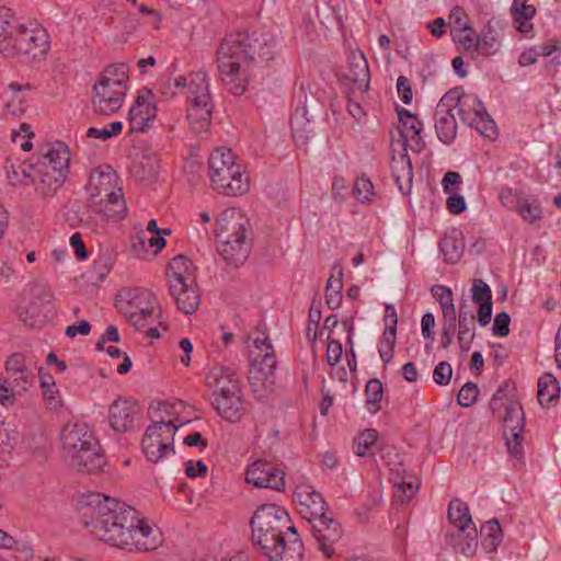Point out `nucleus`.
<instances>
[{
	"label": "nucleus",
	"instance_id": "nucleus-36",
	"mask_svg": "<svg viewBox=\"0 0 561 561\" xmlns=\"http://www.w3.org/2000/svg\"><path fill=\"white\" fill-rule=\"evenodd\" d=\"M169 293L173 297L178 308L185 314H192L197 310L201 296L196 283L187 284V286H182V288Z\"/></svg>",
	"mask_w": 561,
	"mask_h": 561
},
{
	"label": "nucleus",
	"instance_id": "nucleus-8",
	"mask_svg": "<svg viewBox=\"0 0 561 561\" xmlns=\"http://www.w3.org/2000/svg\"><path fill=\"white\" fill-rule=\"evenodd\" d=\"M187 100L186 117L192 131L196 134L206 131L210 125L213 114V103L206 72L197 71L190 76Z\"/></svg>",
	"mask_w": 561,
	"mask_h": 561
},
{
	"label": "nucleus",
	"instance_id": "nucleus-13",
	"mask_svg": "<svg viewBox=\"0 0 561 561\" xmlns=\"http://www.w3.org/2000/svg\"><path fill=\"white\" fill-rule=\"evenodd\" d=\"M127 210L125 201H116L114 205L99 204L94 205L88 199L83 209L82 229L91 233H103L110 219L125 214Z\"/></svg>",
	"mask_w": 561,
	"mask_h": 561
},
{
	"label": "nucleus",
	"instance_id": "nucleus-59",
	"mask_svg": "<svg viewBox=\"0 0 561 561\" xmlns=\"http://www.w3.org/2000/svg\"><path fill=\"white\" fill-rule=\"evenodd\" d=\"M121 313L124 316V318L137 330V331H144L146 328L149 327L150 323L153 322L154 317H148V316H135L131 310H129L128 306H122L121 307Z\"/></svg>",
	"mask_w": 561,
	"mask_h": 561
},
{
	"label": "nucleus",
	"instance_id": "nucleus-25",
	"mask_svg": "<svg viewBox=\"0 0 561 561\" xmlns=\"http://www.w3.org/2000/svg\"><path fill=\"white\" fill-rule=\"evenodd\" d=\"M276 357L273 347H265V354L257 353L250 368L249 380L251 383L261 382L271 387L275 383Z\"/></svg>",
	"mask_w": 561,
	"mask_h": 561
},
{
	"label": "nucleus",
	"instance_id": "nucleus-6",
	"mask_svg": "<svg viewBox=\"0 0 561 561\" xmlns=\"http://www.w3.org/2000/svg\"><path fill=\"white\" fill-rule=\"evenodd\" d=\"M116 507H121V502L115 499L101 493L89 494L79 503L81 522L93 536L106 542L116 522Z\"/></svg>",
	"mask_w": 561,
	"mask_h": 561
},
{
	"label": "nucleus",
	"instance_id": "nucleus-47",
	"mask_svg": "<svg viewBox=\"0 0 561 561\" xmlns=\"http://www.w3.org/2000/svg\"><path fill=\"white\" fill-rule=\"evenodd\" d=\"M481 536L484 547L489 551H495L503 539V533L496 518L488 520L481 526Z\"/></svg>",
	"mask_w": 561,
	"mask_h": 561
},
{
	"label": "nucleus",
	"instance_id": "nucleus-55",
	"mask_svg": "<svg viewBox=\"0 0 561 561\" xmlns=\"http://www.w3.org/2000/svg\"><path fill=\"white\" fill-rule=\"evenodd\" d=\"M123 130V124L119 121L113 122L107 126L98 128V127H90L87 130V136L89 138H96L102 140H107L112 137L118 136Z\"/></svg>",
	"mask_w": 561,
	"mask_h": 561
},
{
	"label": "nucleus",
	"instance_id": "nucleus-29",
	"mask_svg": "<svg viewBox=\"0 0 561 561\" xmlns=\"http://www.w3.org/2000/svg\"><path fill=\"white\" fill-rule=\"evenodd\" d=\"M217 250L227 264L238 267L247 261L251 245L248 239L217 240Z\"/></svg>",
	"mask_w": 561,
	"mask_h": 561
},
{
	"label": "nucleus",
	"instance_id": "nucleus-9",
	"mask_svg": "<svg viewBox=\"0 0 561 561\" xmlns=\"http://www.w3.org/2000/svg\"><path fill=\"white\" fill-rule=\"evenodd\" d=\"M447 517L457 531L456 534H446V540L455 550L465 556H472L478 545V530L472 522L468 505L459 499H454L448 505Z\"/></svg>",
	"mask_w": 561,
	"mask_h": 561
},
{
	"label": "nucleus",
	"instance_id": "nucleus-27",
	"mask_svg": "<svg viewBox=\"0 0 561 561\" xmlns=\"http://www.w3.org/2000/svg\"><path fill=\"white\" fill-rule=\"evenodd\" d=\"M211 405L224 420L230 423L239 422L249 410V402L245 401L243 392L224 399H211Z\"/></svg>",
	"mask_w": 561,
	"mask_h": 561
},
{
	"label": "nucleus",
	"instance_id": "nucleus-17",
	"mask_svg": "<svg viewBox=\"0 0 561 561\" xmlns=\"http://www.w3.org/2000/svg\"><path fill=\"white\" fill-rule=\"evenodd\" d=\"M156 116L154 95L151 90L142 89L129 111L130 131L145 133Z\"/></svg>",
	"mask_w": 561,
	"mask_h": 561
},
{
	"label": "nucleus",
	"instance_id": "nucleus-24",
	"mask_svg": "<svg viewBox=\"0 0 561 561\" xmlns=\"http://www.w3.org/2000/svg\"><path fill=\"white\" fill-rule=\"evenodd\" d=\"M449 100V95H443L436 105L434 116L437 137L446 145L451 144L457 135V123L454 111L448 104Z\"/></svg>",
	"mask_w": 561,
	"mask_h": 561
},
{
	"label": "nucleus",
	"instance_id": "nucleus-2",
	"mask_svg": "<svg viewBox=\"0 0 561 561\" xmlns=\"http://www.w3.org/2000/svg\"><path fill=\"white\" fill-rule=\"evenodd\" d=\"M115 510L116 522L111 529L107 543L139 551H151L160 546L162 542L161 531L138 518L133 507L121 503V507Z\"/></svg>",
	"mask_w": 561,
	"mask_h": 561
},
{
	"label": "nucleus",
	"instance_id": "nucleus-20",
	"mask_svg": "<svg viewBox=\"0 0 561 561\" xmlns=\"http://www.w3.org/2000/svg\"><path fill=\"white\" fill-rule=\"evenodd\" d=\"M61 442L66 460L87 446L95 445V437L84 423H68L61 431Z\"/></svg>",
	"mask_w": 561,
	"mask_h": 561
},
{
	"label": "nucleus",
	"instance_id": "nucleus-4",
	"mask_svg": "<svg viewBox=\"0 0 561 561\" xmlns=\"http://www.w3.org/2000/svg\"><path fill=\"white\" fill-rule=\"evenodd\" d=\"M128 65L117 62L108 65L92 88V105L96 114L111 115L123 105L128 90Z\"/></svg>",
	"mask_w": 561,
	"mask_h": 561
},
{
	"label": "nucleus",
	"instance_id": "nucleus-11",
	"mask_svg": "<svg viewBox=\"0 0 561 561\" xmlns=\"http://www.w3.org/2000/svg\"><path fill=\"white\" fill-rule=\"evenodd\" d=\"M117 184L118 176L111 165L103 164L94 168L87 184L89 201L94 205H114L116 201H124L122 190Z\"/></svg>",
	"mask_w": 561,
	"mask_h": 561
},
{
	"label": "nucleus",
	"instance_id": "nucleus-37",
	"mask_svg": "<svg viewBox=\"0 0 561 561\" xmlns=\"http://www.w3.org/2000/svg\"><path fill=\"white\" fill-rule=\"evenodd\" d=\"M282 561H301L304 557V543L295 526L287 524L283 534Z\"/></svg>",
	"mask_w": 561,
	"mask_h": 561
},
{
	"label": "nucleus",
	"instance_id": "nucleus-16",
	"mask_svg": "<svg viewBox=\"0 0 561 561\" xmlns=\"http://www.w3.org/2000/svg\"><path fill=\"white\" fill-rule=\"evenodd\" d=\"M205 382L213 389V399H224L242 392L238 375L228 367H214L206 375Z\"/></svg>",
	"mask_w": 561,
	"mask_h": 561
},
{
	"label": "nucleus",
	"instance_id": "nucleus-52",
	"mask_svg": "<svg viewBox=\"0 0 561 561\" xmlns=\"http://www.w3.org/2000/svg\"><path fill=\"white\" fill-rule=\"evenodd\" d=\"M393 502L399 504L409 503L416 493L419 485L414 486L413 481L393 480Z\"/></svg>",
	"mask_w": 561,
	"mask_h": 561
},
{
	"label": "nucleus",
	"instance_id": "nucleus-33",
	"mask_svg": "<svg viewBox=\"0 0 561 561\" xmlns=\"http://www.w3.org/2000/svg\"><path fill=\"white\" fill-rule=\"evenodd\" d=\"M69 160L70 153L68 148L58 142L50 147L47 152L43 156L42 161L37 162L36 165L42 167L48 171H56V173H62L67 178L69 172Z\"/></svg>",
	"mask_w": 561,
	"mask_h": 561
},
{
	"label": "nucleus",
	"instance_id": "nucleus-14",
	"mask_svg": "<svg viewBox=\"0 0 561 561\" xmlns=\"http://www.w3.org/2000/svg\"><path fill=\"white\" fill-rule=\"evenodd\" d=\"M156 297L142 288H123L117 294L116 308L128 306L135 316L162 317V310L156 309Z\"/></svg>",
	"mask_w": 561,
	"mask_h": 561
},
{
	"label": "nucleus",
	"instance_id": "nucleus-35",
	"mask_svg": "<svg viewBox=\"0 0 561 561\" xmlns=\"http://www.w3.org/2000/svg\"><path fill=\"white\" fill-rule=\"evenodd\" d=\"M350 77L362 92L369 90V66L362 51L352 53L350 56Z\"/></svg>",
	"mask_w": 561,
	"mask_h": 561
},
{
	"label": "nucleus",
	"instance_id": "nucleus-31",
	"mask_svg": "<svg viewBox=\"0 0 561 561\" xmlns=\"http://www.w3.org/2000/svg\"><path fill=\"white\" fill-rule=\"evenodd\" d=\"M5 369L11 379L10 386L16 391H26L32 383L33 374L27 369L25 358L22 354L11 355L5 364Z\"/></svg>",
	"mask_w": 561,
	"mask_h": 561
},
{
	"label": "nucleus",
	"instance_id": "nucleus-57",
	"mask_svg": "<svg viewBox=\"0 0 561 561\" xmlns=\"http://www.w3.org/2000/svg\"><path fill=\"white\" fill-rule=\"evenodd\" d=\"M479 394L478 385L474 382L465 383L458 392L457 401L461 407L468 408L471 407Z\"/></svg>",
	"mask_w": 561,
	"mask_h": 561
},
{
	"label": "nucleus",
	"instance_id": "nucleus-3",
	"mask_svg": "<svg viewBox=\"0 0 561 561\" xmlns=\"http://www.w3.org/2000/svg\"><path fill=\"white\" fill-rule=\"evenodd\" d=\"M289 523L288 513L276 504H263L250 520L252 540L268 561H282L283 534Z\"/></svg>",
	"mask_w": 561,
	"mask_h": 561
},
{
	"label": "nucleus",
	"instance_id": "nucleus-1",
	"mask_svg": "<svg viewBox=\"0 0 561 561\" xmlns=\"http://www.w3.org/2000/svg\"><path fill=\"white\" fill-rule=\"evenodd\" d=\"M277 38L253 31L227 35L217 49V66L221 81L233 95H242L248 87L250 67L255 56L271 60L277 51Z\"/></svg>",
	"mask_w": 561,
	"mask_h": 561
},
{
	"label": "nucleus",
	"instance_id": "nucleus-50",
	"mask_svg": "<svg viewBox=\"0 0 561 561\" xmlns=\"http://www.w3.org/2000/svg\"><path fill=\"white\" fill-rule=\"evenodd\" d=\"M505 405V414L503 416V425L504 427L513 426V430H516V426H525V414L523 407L519 402L515 400H506Z\"/></svg>",
	"mask_w": 561,
	"mask_h": 561
},
{
	"label": "nucleus",
	"instance_id": "nucleus-22",
	"mask_svg": "<svg viewBox=\"0 0 561 561\" xmlns=\"http://www.w3.org/2000/svg\"><path fill=\"white\" fill-rule=\"evenodd\" d=\"M295 501L300 506V514L310 524L327 514V503L322 495L309 485L297 488L294 493Z\"/></svg>",
	"mask_w": 561,
	"mask_h": 561
},
{
	"label": "nucleus",
	"instance_id": "nucleus-56",
	"mask_svg": "<svg viewBox=\"0 0 561 561\" xmlns=\"http://www.w3.org/2000/svg\"><path fill=\"white\" fill-rule=\"evenodd\" d=\"M517 211L524 220L535 222L541 217V208L538 203L522 198L517 203Z\"/></svg>",
	"mask_w": 561,
	"mask_h": 561
},
{
	"label": "nucleus",
	"instance_id": "nucleus-15",
	"mask_svg": "<svg viewBox=\"0 0 561 561\" xmlns=\"http://www.w3.org/2000/svg\"><path fill=\"white\" fill-rule=\"evenodd\" d=\"M284 476L285 472L275 463L260 459L249 467L245 480L256 488L280 491L285 486Z\"/></svg>",
	"mask_w": 561,
	"mask_h": 561
},
{
	"label": "nucleus",
	"instance_id": "nucleus-58",
	"mask_svg": "<svg viewBox=\"0 0 561 561\" xmlns=\"http://www.w3.org/2000/svg\"><path fill=\"white\" fill-rule=\"evenodd\" d=\"M9 88L15 92L12 100L8 101L5 107L8 112L13 116H20L25 112L24 100L20 92L22 91V87L18 83H11Z\"/></svg>",
	"mask_w": 561,
	"mask_h": 561
},
{
	"label": "nucleus",
	"instance_id": "nucleus-12",
	"mask_svg": "<svg viewBox=\"0 0 561 561\" xmlns=\"http://www.w3.org/2000/svg\"><path fill=\"white\" fill-rule=\"evenodd\" d=\"M49 41L46 31L37 23L22 24L21 30L11 41L12 56L24 55L33 59L42 57L48 49Z\"/></svg>",
	"mask_w": 561,
	"mask_h": 561
},
{
	"label": "nucleus",
	"instance_id": "nucleus-18",
	"mask_svg": "<svg viewBox=\"0 0 561 561\" xmlns=\"http://www.w3.org/2000/svg\"><path fill=\"white\" fill-rule=\"evenodd\" d=\"M310 530L322 553L330 558L334 554V545L342 537L341 525L329 515L311 522Z\"/></svg>",
	"mask_w": 561,
	"mask_h": 561
},
{
	"label": "nucleus",
	"instance_id": "nucleus-38",
	"mask_svg": "<svg viewBox=\"0 0 561 561\" xmlns=\"http://www.w3.org/2000/svg\"><path fill=\"white\" fill-rule=\"evenodd\" d=\"M537 10L531 4L512 3L511 15L514 25L519 33L530 34L534 31L531 20L535 18Z\"/></svg>",
	"mask_w": 561,
	"mask_h": 561
},
{
	"label": "nucleus",
	"instance_id": "nucleus-44",
	"mask_svg": "<svg viewBox=\"0 0 561 561\" xmlns=\"http://www.w3.org/2000/svg\"><path fill=\"white\" fill-rule=\"evenodd\" d=\"M478 38L479 55L490 56L497 51L500 34L491 22L481 30Z\"/></svg>",
	"mask_w": 561,
	"mask_h": 561
},
{
	"label": "nucleus",
	"instance_id": "nucleus-21",
	"mask_svg": "<svg viewBox=\"0 0 561 561\" xmlns=\"http://www.w3.org/2000/svg\"><path fill=\"white\" fill-rule=\"evenodd\" d=\"M140 414L136 401L127 398H117L108 408L110 425L115 432H127Z\"/></svg>",
	"mask_w": 561,
	"mask_h": 561
},
{
	"label": "nucleus",
	"instance_id": "nucleus-54",
	"mask_svg": "<svg viewBox=\"0 0 561 561\" xmlns=\"http://www.w3.org/2000/svg\"><path fill=\"white\" fill-rule=\"evenodd\" d=\"M476 337L473 320L458 322L457 340L462 352H468Z\"/></svg>",
	"mask_w": 561,
	"mask_h": 561
},
{
	"label": "nucleus",
	"instance_id": "nucleus-39",
	"mask_svg": "<svg viewBox=\"0 0 561 561\" xmlns=\"http://www.w3.org/2000/svg\"><path fill=\"white\" fill-rule=\"evenodd\" d=\"M560 396V387L552 374H545L538 380L537 399L541 407H547Z\"/></svg>",
	"mask_w": 561,
	"mask_h": 561
},
{
	"label": "nucleus",
	"instance_id": "nucleus-28",
	"mask_svg": "<svg viewBox=\"0 0 561 561\" xmlns=\"http://www.w3.org/2000/svg\"><path fill=\"white\" fill-rule=\"evenodd\" d=\"M472 301L478 305L477 321L481 327L490 323L492 318V291L489 285L480 278L472 282Z\"/></svg>",
	"mask_w": 561,
	"mask_h": 561
},
{
	"label": "nucleus",
	"instance_id": "nucleus-64",
	"mask_svg": "<svg viewBox=\"0 0 561 561\" xmlns=\"http://www.w3.org/2000/svg\"><path fill=\"white\" fill-rule=\"evenodd\" d=\"M453 376V368L449 363L440 362L438 363L433 371L434 381L437 385L445 386L448 385Z\"/></svg>",
	"mask_w": 561,
	"mask_h": 561
},
{
	"label": "nucleus",
	"instance_id": "nucleus-41",
	"mask_svg": "<svg viewBox=\"0 0 561 561\" xmlns=\"http://www.w3.org/2000/svg\"><path fill=\"white\" fill-rule=\"evenodd\" d=\"M130 172L139 182L154 181L159 173L158 160L153 157H142L133 163Z\"/></svg>",
	"mask_w": 561,
	"mask_h": 561
},
{
	"label": "nucleus",
	"instance_id": "nucleus-5",
	"mask_svg": "<svg viewBox=\"0 0 561 561\" xmlns=\"http://www.w3.org/2000/svg\"><path fill=\"white\" fill-rule=\"evenodd\" d=\"M209 178L216 191L236 196L248 191V180L243 179V168L236 163L230 149H215L209 157Z\"/></svg>",
	"mask_w": 561,
	"mask_h": 561
},
{
	"label": "nucleus",
	"instance_id": "nucleus-60",
	"mask_svg": "<svg viewBox=\"0 0 561 561\" xmlns=\"http://www.w3.org/2000/svg\"><path fill=\"white\" fill-rule=\"evenodd\" d=\"M64 219L71 228H81L83 225V210L76 204L66 205L64 207Z\"/></svg>",
	"mask_w": 561,
	"mask_h": 561
},
{
	"label": "nucleus",
	"instance_id": "nucleus-34",
	"mask_svg": "<svg viewBox=\"0 0 561 561\" xmlns=\"http://www.w3.org/2000/svg\"><path fill=\"white\" fill-rule=\"evenodd\" d=\"M391 171L398 190L404 195L409 194L412 187L413 169L408 154L392 158Z\"/></svg>",
	"mask_w": 561,
	"mask_h": 561
},
{
	"label": "nucleus",
	"instance_id": "nucleus-45",
	"mask_svg": "<svg viewBox=\"0 0 561 561\" xmlns=\"http://www.w3.org/2000/svg\"><path fill=\"white\" fill-rule=\"evenodd\" d=\"M455 43L461 46L462 53L469 55L472 59L479 56V38L474 28L471 26L466 31H458L453 34Z\"/></svg>",
	"mask_w": 561,
	"mask_h": 561
},
{
	"label": "nucleus",
	"instance_id": "nucleus-40",
	"mask_svg": "<svg viewBox=\"0 0 561 561\" xmlns=\"http://www.w3.org/2000/svg\"><path fill=\"white\" fill-rule=\"evenodd\" d=\"M401 124L402 128L399 129L401 137L413 151H421L424 147V142L421 137L423 124L417 119V117L403 121Z\"/></svg>",
	"mask_w": 561,
	"mask_h": 561
},
{
	"label": "nucleus",
	"instance_id": "nucleus-30",
	"mask_svg": "<svg viewBox=\"0 0 561 561\" xmlns=\"http://www.w3.org/2000/svg\"><path fill=\"white\" fill-rule=\"evenodd\" d=\"M22 24L19 19L14 16L11 9L0 7V51L7 56H12L11 41L15 37Z\"/></svg>",
	"mask_w": 561,
	"mask_h": 561
},
{
	"label": "nucleus",
	"instance_id": "nucleus-61",
	"mask_svg": "<svg viewBox=\"0 0 561 561\" xmlns=\"http://www.w3.org/2000/svg\"><path fill=\"white\" fill-rule=\"evenodd\" d=\"M467 13L461 7H455L449 15V25L451 26V33L458 31H466L470 25L466 21Z\"/></svg>",
	"mask_w": 561,
	"mask_h": 561
},
{
	"label": "nucleus",
	"instance_id": "nucleus-48",
	"mask_svg": "<svg viewBox=\"0 0 561 561\" xmlns=\"http://www.w3.org/2000/svg\"><path fill=\"white\" fill-rule=\"evenodd\" d=\"M365 394H366L367 410L373 414L380 411L381 410L380 402L383 397V387H382L381 381L377 378L370 379L366 383Z\"/></svg>",
	"mask_w": 561,
	"mask_h": 561
},
{
	"label": "nucleus",
	"instance_id": "nucleus-42",
	"mask_svg": "<svg viewBox=\"0 0 561 561\" xmlns=\"http://www.w3.org/2000/svg\"><path fill=\"white\" fill-rule=\"evenodd\" d=\"M35 170L36 164L33 163L11 164L7 168L9 183L13 186L33 183L35 182Z\"/></svg>",
	"mask_w": 561,
	"mask_h": 561
},
{
	"label": "nucleus",
	"instance_id": "nucleus-63",
	"mask_svg": "<svg viewBox=\"0 0 561 561\" xmlns=\"http://www.w3.org/2000/svg\"><path fill=\"white\" fill-rule=\"evenodd\" d=\"M511 317L507 312L502 311L495 316L492 333L495 336L504 337L510 333Z\"/></svg>",
	"mask_w": 561,
	"mask_h": 561
},
{
	"label": "nucleus",
	"instance_id": "nucleus-46",
	"mask_svg": "<svg viewBox=\"0 0 561 561\" xmlns=\"http://www.w3.org/2000/svg\"><path fill=\"white\" fill-rule=\"evenodd\" d=\"M439 249L447 263H457L463 252V243L457 236H445L439 242Z\"/></svg>",
	"mask_w": 561,
	"mask_h": 561
},
{
	"label": "nucleus",
	"instance_id": "nucleus-49",
	"mask_svg": "<svg viewBox=\"0 0 561 561\" xmlns=\"http://www.w3.org/2000/svg\"><path fill=\"white\" fill-rule=\"evenodd\" d=\"M525 426H516V430H513V426L504 427L503 436L505 439V445L507 447L508 453L514 458H519L523 456V433Z\"/></svg>",
	"mask_w": 561,
	"mask_h": 561
},
{
	"label": "nucleus",
	"instance_id": "nucleus-51",
	"mask_svg": "<svg viewBox=\"0 0 561 561\" xmlns=\"http://www.w3.org/2000/svg\"><path fill=\"white\" fill-rule=\"evenodd\" d=\"M340 276L334 278L331 276L328 279L327 286H325V304L327 306L334 310L337 309L342 302V288H343V280H342V272L340 271Z\"/></svg>",
	"mask_w": 561,
	"mask_h": 561
},
{
	"label": "nucleus",
	"instance_id": "nucleus-26",
	"mask_svg": "<svg viewBox=\"0 0 561 561\" xmlns=\"http://www.w3.org/2000/svg\"><path fill=\"white\" fill-rule=\"evenodd\" d=\"M69 465L78 471L94 474L102 470L105 465L104 455L98 442L94 446H87L82 450L67 460Z\"/></svg>",
	"mask_w": 561,
	"mask_h": 561
},
{
	"label": "nucleus",
	"instance_id": "nucleus-62",
	"mask_svg": "<svg viewBox=\"0 0 561 561\" xmlns=\"http://www.w3.org/2000/svg\"><path fill=\"white\" fill-rule=\"evenodd\" d=\"M18 433L10 428L7 422H0V449L4 451L7 448H12L18 440Z\"/></svg>",
	"mask_w": 561,
	"mask_h": 561
},
{
	"label": "nucleus",
	"instance_id": "nucleus-23",
	"mask_svg": "<svg viewBox=\"0 0 561 561\" xmlns=\"http://www.w3.org/2000/svg\"><path fill=\"white\" fill-rule=\"evenodd\" d=\"M167 282L169 291H175L182 288V286H187V284H195V266L193 262L182 254L174 256L168 264Z\"/></svg>",
	"mask_w": 561,
	"mask_h": 561
},
{
	"label": "nucleus",
	"instance_id": "nucleus-7",
	"mask_svg": "<svg viewBox=\"0 0 561 561\" xmlns=\"http://www.w3.org/2000/svg\"><path fill=\"white\" fill-rule=\"evenodd\" d=\"M444 95L450 96L449 106L458 108V113L463 123H468L480 135L488 139H495L497 128L493 118L488 114L483 103L476 94L463 93L460 89L449 90Z\"/></svg>",
	"mask_w": 561,
	"mask_h": 561
},
{
	"label": "nucleus",
	"instance_id": "nucleus-53",
	"mask_svg": "<svg viewBox=\"0 0 561 561\" xmlns=\"http://www.w3.org/2000/svg\"><path fill=\"white\" fill-rule=\"evenodd\" d=\"M378 437L376 430L368 428L362 432L354 440V453L358 457H365L373 445H375Z\"/></svg>",
	"mask_w": 561,
	"mask_h": 561
},
{
	"label": "nucleus",
	"instance_id": "nucleus-32",
	"mask_svg": "<svg viewBox=\"0 0 561 561\" xmlns=\"http://www.w3.org/2000/svg\"><path fill=\"white\" fill-rule=\"evenodd\" d=\"M34 175L35 182L32 184L35 185L36 193L43 198L55 196L66 181L62 173H56L54 170L48 171L38 165H36Z\"/></svg>",
	"mask_w": 561,
	"mask_h": 561
},
{
	"label": "nucleus",
	"instance_id": "nucleus-19",
	"mask_svg": "<svg viewBox=\"0 0 561 561\" xmlns=\"http://www.w3.org/2000/svg\"><path fill=\"white\" fill-rule=\"evenodd\" d=\"M216 224L215 236L217 240L247 239L249 222L240 209L227 208L222 210L217 217Z\"/></svg>",
	"mask_w": 561,
	"mask_h": 561
},
{
	"label": "nucleus",
	"instance_id": "nucleus-10",
	"mask_svg": "<svg viewBox=\"0 0 561 561\" xmlns=\"http://www.w3.org/2000/svg\"><path fill=\"white\" fill-rule=\"evenodd\" d=\"M151 423L141 439V448L147 459L159 462L165 455L174 454V435L178 425L172 420L165 421L163 415Z\"/></svg>",
	"mask_w": 561,
	"mask_h": 561
},
{
	"label": "nucleus",
	"instance_id": "nucleus-43",
	"mask_svg": "<svg viewBox=\"0 0 561 561\" xmlns=\"http://www.w3.org/2000/svg\"><path fill=\"white\" fill-rule=\"evenodd\" d=\"M392 324L388 327L381 337L380 347H379V355L380 358L385 364H388L394 354V346H396V340H397V313L396 310H392Z\"/></svg>",
	"mask_w": 561,
	"mask_h": 561
}]
</instances>
